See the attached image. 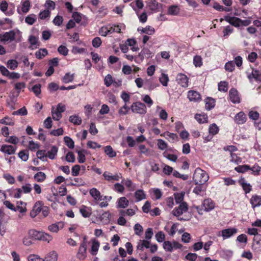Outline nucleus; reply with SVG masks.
<instances>
[{
  "mask_svg": "<svg viewBox=\"0 0 261 261\" xmlns=\"http://www.w3.org/2000/svg\"><path fill=\"white\" fill-rule=\"evenodd\" d=\"M15 41L16 42H19L21 41V32L17 30H11L9 32L0 34V41L3 43L11 42Z\"/></svg>",
  "mask_w": 261,
  "mask_h": 261,
  "instance_id": "f257e3e1",
  "label": "nucleus"
},
{
  "mask_svg": "<svg viewBox=\"0 0 261 261\" xmlns=\"http://www.w3.org/2000/svg\"><path fill=\"white\" fill-rule=\"evenodd\" d=\"M209 179L208 174L200 168H197L193 174V179L195 184H204Z\"/></svg>",
  "mask_w": 261,
  "mask_h": 261,
  "instance_id": "f03ea898",
  "label": "nucleus"
},
{
  "mask_svg": "<svg viewBox=\"0 0 261 261\" xmlns=\"http://www.w3.org/2000/svg\"><path fill=\"white\" fill-rule=\"evenodd\" d=\"M29 235L36 240H39L49 242L52 240V237L48 233L42 231H38L34 229L29 231Z\"/></svg>",
  "mask_w": 261,
  "mask_h": 261,
  "instance_id": "7ed1b4c3",
  "label": "nucleus"
},
{
  "mask_svg": "<svg viewBox=\"0 0 261 261\" xmlns=\"http://www.w3.org/2000/svg\"><path fill=\"white\" fill-rule=\"evenodd\" d=\"M188 210V205L186 202L180 203L178 207L174 208L172 211V214L173 216L178 217L177 219L179 221L187 220L182 217H179L183 213L187 212Z\"/></svg>",
  "mask_w": 261,
  "mask_h": 261,
  "instance_id": "20e7f679",
  "label": "nucleus"
},
{
  "mask_svg": "<svg viewBox=\"0 0 261 261\" xmlns=\"http://www.w3.org/2000/svg\"><path fill=\"white\" fill-rule=\"evenodd\" d=\"M132 112L140 114H145L146 113L145 105L140 102H134L131 106Z\"/></svg>",
  "mask_w": 261,
  "mask_h": 261,
  "instance_id": "39448f33",
  "label": "nucleus"
},
{
  "mask_svg": "<svg viewBox=\"0 0 261 261\" xmlns=\"http://www.w3.org/2000/svg\"><path fill=\"white\" fill-rule=\"evenodd\" d=\"M153 54L147 48H143L137 56H135V61L136 62L138 58L142 61L144 58H151Z\"/></svg>",
  "mask_w": 261,
  "mask_h": 261,
  "instance_id": "423d86ee",
  "label": "nucleus"
},
{
  "mask_svg": "<svg viewBox=\"0 0 261 261\" xmlns=\"http://www.w3.org/2000/svg\"><path fill=\"white\" fill-rule=\"evenodd\" d=\"M163 5L158 3L155 0H150L147 2V6L153 13L160 11V9L162 7Z\"/></svg>",
  "mask_w": 261,
  "mask_h": 261,
  "instance_id": "0eeeda50",
  "label": "nucleus"
},
{
  "mask_svg": "<svg viewBox=\"0 0 261 261\" xmlns=\"http://www.w3.org/2000/svg\"><path fill=\"white\" fill-rule=\"evenodd\" d=\"M238 232V229L236 228H229L224 229L221 231V236L223 240L228 239L236 234Z\"/></svg>",
  "mask_w": 261,
  "mask_h": 261,
  "instance_id": "6e6552de",
  "label": "nucleus"
},
{
  "mask_svg": "<svg viewBox=\"0 0 261 261\" xmlns=\"http://www.w3.org/2000/svg\"><path fill=\"white\" fill-rule=\"evenodd\" d=\"M229 96L230 101L233 103H239L240 102V97L237 89L231 88L229 90Z\"/></svg>",
  "mask_w": 261,
  "mask_h": 261,
  "instance_id": "1a4fd4ad",
  "label": "nucleus"
},
{
  "mask_svg": "<svg viewBox=\"0 0 261 261\" xmlns=\"http://www.w3.org/2000/svg\"><path fill=\"white\" fill-rule=\"evenodd\" d=\"M43 205V203L42 201H38L36 202L30 212V216L32 218H35L41 212Z\"/></svg>",
  "mask_w": 261,
  "mask_h": 261,
  "instance_id": "9d476101",
  "label": "nucleus"
},
{
  "mask_svg": "<svg viewBox=\"0 0 261 261\" xmlns=\"http://www.w3.org/2000/svg\"><path fill=\"white\" fill-rule=\"evenodd\" d=\"M224 19L231 25L235 27H240L241 19L233 16H230L227 15L224 16Z\"/></svg>",
  "mask_w": 261,
  "mask_h": 261,
  "instance_id": "9b49d317",
  "label": "nucleus"
},
{
  "mask_svg": "<svg viewBox=\"0 0 261 261\" xmlns=\"http://www.w3.org/2000/svg\"><path fill=\"white\" fill-rule=\"evenodd\" d=\"M87 256V246L84 244H81L78 252L76 254V257L81 260H84Z\"/></svg>",
  "mask_w": 261,
  "mask_h": 261,
  "instance_id": "f8f14e48",
  "label": "nucleus"
},
{
  "mask_svg": "<svg viewBox=\"0 0 261 261\" xmlns=\"http://www.w3.org/2000/svg\"><path fill=\"white\" fill-rule=\"evenodd\" d=\"M177 83L182 87H187L188 86V78L184 74L179 73L176 76Z\"/></svg>",
  "mask_w": 261,
  "mask_h": 261,
  "instance_id": "ddd939ff",
  "label": "nucleus"
},
{
  "mask_svg": "<svg viewBox=\"0 0 261 261\" xmlns=\"http://www.w3.org/2000/svg\"><path fill=\"white\" fill-rule=\"evenodd\" d=\"M188 97L191 101L198 102L201 99L199 93L194 90H191L188 92Z\"/></svg>",
  "mask_w": 261,
  "mask_h": 261,
  "instance_id": "4468645a",
  "label": "nucleus"
},
{
  "mask_svg": "<svg viewBox=\"0 0 261 261\" xmlns=\"http://www.w3.org/2000/svg\"><path fill=\"white\" fill-rule=\"evenodd\" d=\"M16 148L12 145H3L0 148V151L4 153L11 155L15 153Z\"/></svg>",
  "mask_w": 261,
  "mask_h": 261,
  "instance_id": "2eb2a0df",
  "label": "nucleus"
},
{
  "mask_svg": "<svg viewBox=\"0 0 261 261\" xmlns=\"http://www.w3.org/2000/svg\"><path fill=\"white\" fill-rule=\"evenodd\" d=\"M234 120L236 123L243 124L246 122L247 117L243 111H241L235 115Z\"/></svg>",
  "mask_w": 261,
  "mask_h": 261,
  "instance_id": "dca6fc26",
  "label": "nucleus"
},
{
  "mask_svg": "<svg viewBox=\"0 0 261 261\" xmlns=\"http://www.w3.org/2000/svg\"><path fill=\"white\" fill-rule=\"evenodd\" d=\"M161 137H165L170 142H174V141H178V136L174 133H170L168 131L165 132L160 135Z\"/></svg>",
  "mask_w": 261,
  "mask_h": 261,
  "instance_id": "f3484780",
  "label": "nucleus"
},
{
  "mask_svg": "<svg viewBox=\"0 0 261 261\" xmlns=\"http://www.w3.org/2000/svg\"><path fill=\"white\" fill-rule=\"evenodd\" d=\"M239 184L242 186L243 190L246 194H248L252 190V186L249 183H247L244 178H241L239 180Z\"/></svg>",
  "mask_w": 261,
  "mask_h": 261,
  "instance_id": "a211bd4d",
  "label": "nucleus"
},
{
  "mask_svg": "<svg viewBox=\"0 0 261 261\" xmlns=\"http://www.w3.org/2000/svg\"><path fill=\"white\" fill-rule=\"evenodd\" d=\"M71 180L73 181V182L71 184H67V186H73L76 187H80L82 186H84L86 184L85 181L80 177H75V178H69V179H67V180Z\"/></svg>",
  "mask_w": 261,
  "mask_h": 261,
  "instance_id": "6ab92c4d",
  "label": "nucleus"
},
{
  "mask_svg": "<svg viewBox=\"0 0 261 261\" xmlns=\"http://www.w3.org/2000/svg\"><path fill=\"white\" fill-rule=\"evenodd\" d=\"M202 207L205 211L209 212L214 208L215 204L211 199H206L202 203Z\"/></svg>",
  "mask_w": 261,
  "mask_h": 261,
  "instance_id": "aec40b11",
  "label": "nucleus"
},
{
  "mask_svg": "<svg viewBox=\"0 0 261 261\" xmlns=\"http://www.w3.org/2000/svg\"><path fill=\"white\" fill-rule=\"evenodd\" d=\"M103 176L106 180L108 181H119L121 177H120L118 174L112 175H110V172L106 171L103 173Z\"/></svg>",
  "mask_w": 261,
  "mask_h": 261,
  "instance_id": "412c9836",
  "label": "nucleus"
},
{
  "mask_svg": "<svg viewBox=\"0 0 261 261\" xmlns=\"http://www.w3.org/2000/svg\"><path fill=\"white\" fill-rule=\"evenodd\" d=\"M92 246L91 250L90 251V253L92 255H95L97 254L99 247L100 246L99 242L95 239L92 240Z\"/></svg>",
  "mask_w": 261,
  "mask_h": 261,
  "instance_id": "4be33fe9",
  "label": "nucleus"
},
{
  "mask_svg": "<svg viewBox=\"0 0 261 261\" xmlns=\"http://www.w3.org/2000/svg\"><path fill=\"white\" fill-rule=\"evenodd\" d=\"M116 203L117 208H125L128 206L129 201L125 197H121L118 199Z\"/></svg>",
  "mask_w": 261,
  "mask_h": 261,
  "instance_id": "5701e85b",
  "label": "nucleus"
},
{
  "mask_svg": "<svg viewBox=\"0 0 261 261\" xmlns=\"http://www.w3.org/2000/svg\"><path fill=\"white\" fill-rule=\"evenodd\" d=\"M121 184H123L128 188V191H134L136 189V186L135 184L133 183L132 180L129 179L123 178L121 181Z\"/></svg>",
  "mask_w": 261,
  "mask_h": 261,
  "instance_id": "b1692460",
  "label": "nucleus"
},
{
  "mask_svg": "<svg viewBox=\"0 0 261 261\" xmlns=\"http://www.w3.org/2000/svg\"><path fill=\"white\" fill-rule=\"evenodd\" d=\"M250 203L252 207L254 208L261 205V196L258 195H253L250 199Z\"/></svg>",
  "mask_w": 261,
  "mask_h": 261,
  "instance_id": "393cba45",
  "label": "nucleus"
},
{
  "mask_svg": "<svg viewBox=\"0 0 261 261\" xmlns=\"http://www.w3.org/2000/svg\"><path fill=\"white\" fill-rule=\"evenodd\" d=\"M180 12V8L177 5H171L168 7L167 14L172 16L177 15Z\"/></svg>",
  "mask_w": 261,
  "mask_h": 261,
  "instance_id": "a878e982",
  "label": "nucleus"
},
{
  "mask_svg": "<svg viewBox=\"0 0 261 261\" xmlns=\"http://www.w3.org/2000/svg\"><path fill=\"white\" fill-rule=\"evenodd\" d=\"M58 254L55 251L47 253L43 258V261H57Z\"/></svg>",
  "mask_w": 261,
  "mask_h": 261,
  "instance_id": "bb28decb",
  "label": "nucleus"
},
{
  "mask_svg": "<svg viewBox=\"0 0 261 261\" xmlns=\"http://www.w3.org/2000/svg\"><path fill=\"white\" fill-rule=\"evenodd\" d=\"M89 193L95 200H101L102 199L100 192L96 188H93L90 189Z\"/></svg>",
  "mask_w": 261,
  "mask_h": 261,
  "instance_id": "cd10ccee",
  "label": "nucleus"
},
{
  "mask_svg": "<svg viewBox=\"0 0 261 261\" xmlns=\"http://www.w3.org/2000/svg\"><path fill=\"white\" fill-rule=\"evenodd\" d=\"M205 109L207 110H211L215 106V100L212 98L207 97L205 99Z\"/></svg>",
  "mask_w": 261,
  "mask_h": 261,
  "instance_id": "c85d7f7f",
  "label": "nucleus"
},
{
  "mask_svg": "<svg viewBox=\"0 0 261 261\" xmlns=\"http://www.w3.org/2000/svg\"><path fill=\"white\" fill-rule=\"evenodd\" d=\"M63 223H62V222H58L57 223H54L49 225L48 228L49 230L51 232H57L59 231V228H63Z\"/></svg>",
  "mask_w": 261,
  "mask_h": 261,
  "instance_id": "c756f323",
  "label": "nucleus"
},
{
  "mask_svg": "<svg viewBox=\"0 0 261 261\" xmlns=\"http://www.w3.org/2000/svg\"><path fill=\"white\" fill-rule=\"evenodd\" d=\"M134 196L136 202H139L146 198V194L143 190L141 189L137 190L134 193Z\"/></svg>",
  "mask_w": 261,
  "mask_h": 261,
  "instance_id": "7c9ffc66",
  "label": "nucleus"
},
{
  "mask_svg": "<svg viewBox=\"0 0 261 261\" xmlns=\"http://www.w3.org/2000/svg\"><path fill=\"white\" fill-rule=\"evenodd\" d=\"M150 193L152 199H160L163 195L162 191L158 188L152 189L150 190Z\"/></svg>",
  "mask_w": 261,
  "mask_h": 261,
  "instance_id": "2f4dec72",
  "label": "nucleus"
},
{
  "mask_svg": "<svg viewBox=\"0 0 261 261\" xmlns=\"http://www.w3.org/2000/svg\"><path fill=\"white\" fill-rule=\"evenodd\" d=\"M58 151V148L56 146H52L50 149L46 153L47 157L53 160L55 158Z\"/></svg>",
  "mask_w": 261,
  "mask_h": 261,
  "instance_id": "473e14b6",
  "label": "nucleus"
},
{
  "mask_svg": "<svg viewBox=\"0 0 261 261\" xmlns=\"http://www.w3.org/2000/svg\"><path fill=\"white\" fill-rule=\"evenodd\" d=\"M80 212L84 218H88L91 215V209L90 207L83 206L80 208Z\"/></svg>",
  "mask_w": 261,
  "mask_h": 261,
  "instance_id": "72a5a7b5",
  "label": "nucleus"
},
{
  "mask_svg": "<svg viewBox=\"0 0 261 261\" xmlns=\"http://www.w3.org/2000/svg\"><path fill=\"white\" fill-rule=\"evenodd\" d=\"M195 118L199 123H204L208 121L207 115L204 113L202 114H196L195 115Z\"/></svg>",
  "mask_w": 261,
  "mask_h": 261,
  "instance_id": "f704fd0d",
  "label": "nucleus"
},
{
  "mask_svg": "<svg viewBox=\"0 0 261 261\" xmlns=\"http://www.w3.org/2000/svg\"><path fill=\"white\" fill-rule=\"evenodd\" d=\"M138 31L140 32L141 33H145L148 35H152L154 34L155 30L152 27L148 25L144 28H139L138 29Z\"/></svg>",
  "mask_w": 261,
  "mask_h": 261,
  "instance_id": "c9c22d12",
  "label": "nucleus"
},
{
  "mask_svg": "<svg viewBox=\"0 0 261 261\" xmlns=\"http://www.w3.org/2000/svg\"><path fill=\"white\" fill-rule=\"evenodd\" d=\"M46 176L45 174L41 171L38 172L34 176V179L37 182H43L46 179Z\"/></svg>",
  "mask_w": 261,
  "mask_h": 261,
  "instance_id": "e433bc0d",
  "label": "nucleus"
},
{
  "mask_svg": "<svg viewBox=\"0 0 261 261\" xmlns=\"http://www.w3.org/2000/svg\"><path fill=\"white\" fill-rule=\"evenodd\" d=\"M8 3L6 1H2L0 3V9L1 10L4 12L6 15H10L13 14L12 11H9L8 12H6L7 9H8Z\"/></svg>",
  "mask_w": 261,
  "mask_h": 261,
  "instance_id": "4c0bfd02",
  "label": "nucleus"
},
{
  "mask_svg": "<svg viewBox=\"0 0 261 261\" xmlns=\"http://www.w3.org/2000/svg\"><path fill=\"white\" fill-rule=\"evenodd\" d=\"M48 54V51L46 48H41L35 53L36 57L38 59H41Z\"/></svg>",
  "mask_w": 261,
  "mask_h": 261,
  "instance_id": "58836bf2",
  "label": "nucleus"
},
{
  "mask_svg": "<svg viewBox=\"0 0 261 261\" xmlns=\"http://www.w3.org/2000/svg\"><path fill=\"white\" fill-rule=\"evenodd\" d=\"M18 62L14 59L9 60L7 63V67L11 70H15L18 67Z\"/></svg>",
  "mask_w": 261,
  "mask_h": 261,
  "instance_id": "ea45409f",
  "label": "nucleus"
},
{
  "mask_svg": "<svg viewBox=\"0 0 261 261\" xmlns=\"http://www.w3.org/2000/svg\"><path fill=\"white\" fill-rule=\"evenodd\" d=\"M74 74H70V73H66L62 78V82L64 83H69L72 82L74 80Z\"/></svg>",
  "mask_w": 261,
  "mask_h": 261,
  "instance_id": "a19ab883",
  "label": "nucleus"
},
{
  "mask_svg": "<svg viewBox=\"0 0 261 261\" xmlns=\"http://www.w3.org/2000/svg\"><path fill=\"white\" fill-rule=\"evenodd\" d=\"M69 121L75 125H80L82 123V119L78 115H72L70 116Z\"/></svg>",
  "mask_w": 261,
  "mask_h": 261,
  "instance_id": "79ce46f5",
  "label": "nucleus"
},
{
  "mask_svg": "<svg viewBox=\"0 0 261 261\" xmlns=\"http://www.w3.org/2000/svg\"><path fill=\"white\" fill-rule=\"evenodd\" d=\"M105 152L110 158H113L116 155V153L113 150L112 147L110 146H107L105 147Z\"/></svg>",
  "mask_w": 261,
  "mask_h": 261,
  "instance_id": "37998d69",
  "label": "nucleus"
},
{
  "mask_svg": "<svg viewBox=\"0 0 261 261\" xmlns=\"http://www.w3.org/2000/svg\"><path fill=\"white\" fill-rule=\"evenodd\" d=\"M250 167L249 165H240L237 167H236L234 168V170L240 173H244L247 171H249L250 170Z\"/></svg>",
  "mask_w": 261,
  "mask_h": 261,
  "instance_id": "c03bdc74",
  "label": "nucleus"
},
{
  "mask_svg": "<svg viewBox=\"0 0 261 261\" xmlns=\"http://www.w3.org/2000/svg\"><path fill=\"white\" fill-rule=\"evenodd\" d=\"M36 20V16L32 14L27 16L25 18V22L29 25L33 24Z\"/></svg>",
  "mask_w": 261,
  "mask_h": 261,
  "instance_id": "a18cd8bd",
  "label": "nucleus"
},
{
  "mask_svg": "<svg viewBox=\"0 0 261 261\" xmlns=\"http://www.w3.org/2000/svg\"><path fill=\"white\" fill-rule=\"evenodd\" d=\"M219 130L218 126L215 123H213L209 126L208 132L212 136H214L218 134Z\"/></svg>",
  "mask_w": 261,
  "mask_h": 261,
  "instance_id": "49530a36",
  "label": "nucleus"
},
{
  "mask_svg": "<svg viewBox=\"0 0 261 261\" xmlns=\"http://www.w3.org/2000/svg\"><path fill=\"white\" fill-rule=\"evenodd\" d=\"M22 195V190L20 188H16L11 191V195L15 198H19Z\"/></svg>",
  "mask_w": 261,
  "mask_h": 261,
  "instance_id": "de8ad7c7",
  "label": "nucleus"
},
{
  "mask_svg": "<svg viewBox=\"0 0 261 261\" xmlns=\"http://www.w3.org/2000/svg\"><path fill=\"white\" fill-rule=\"evenodd\" d=\"M108 29H109V33L112 34L113 33H120L121 31V27L118 25L116 24H109Z\"/></svg>",
  "mask_w": 261,
  "mask_h": 261,
  "instance_id": "09e8293b",
  "label": "nucleus"
},
{
  "mask_svg": "<svg viewBox=\"0 0 261 261\" xmlns=\"http://www.w3.org/2000/svg\"><path fill=\"white\" fill-rule=\"evenodd\" d=\"M51 114L53 119L57 121L59 120L62 116V114L56 110L54 107L51 109Z\"/></svg>",
  "mask_w": 261,
  "mask_h": 261,
  "instance_id": "8fccbe9b",
  "label": "nucleus"
},
{
  "mask_svg": "<svg viewBox=\"0 0 261 261\" xmlns=\"http://www.w3.org/2000/svg\"><path fill=\"white\" fill-rule=\"evenodd\" d=\"M157 145L160 150H164L167 149L168 147L167 143L163 140L159 139L157 140Z\"/></svg>",
  "mask_w": 261,
  "mask_h": 261,
  "instance_id": "3c124183",
  "label": "nucleus"
},
{
  "mask_svg": "<svg viewBox=\"0 0 261 261\" xmlns=\"http://www.w3.org/2000/svg\"><path fill=\"white\" fill-rule=\"evenodd\" d=\"M45 150H39L36 153V155L38 159L42 161H46L47 155Z\"/></svg>",
  "mask_w": 261,
  "mask_h": 261,
  "instance_id": "603ef678",
  "label": "nucleus"
},
{
  "mask_svg": "<svg viewBox=\"0 0 261 261\" xmlns=\"http://www.w3.org/2000/svg\"><path fill=\"white\" fill-rule=\"evenodd\" d=\"M233 32V29L230 25L226 26L224 28L223 30V37L227 38Z\"/></svg>",
  "mask_w": 261,
  "mask_h": 261,
  "instance_id": "864d4df0",
  "label": "nucleus"
},
{
  "mask_svg": "<svg viewBox=\"0 0 261 261\" xmlns=\"http://www.w3.org/2000/svg\"><path fill=\"white\" fill-rule=\"evenodd\" d=\"M64 140L65 144L68 146V148L70 149H72L74 148V143L71 138L68 136H66L64 137Z\"/></svg>",
  "mask_w": 261,
  "mask_h": 261,
  "instance_id": "5fc2aeb1",
  "label": "nucleus"
},
{
  "mask_svg": "<svg viewBox=\"0 0 261 261\" xmlns=\"http://www.w3.org/2000/svg\"><path fill=\"white\" fill-rule=\"evenodd\" d=\"M135 233L138 236H141L143 231V227L139 223L136 224L134 226Z\"/></svg>",
  "mask_w": 261,
  "mask_h": 261,
  "instance_id": "6e6d98bb",
  "label": "nucleus"
},
{
  "mask_svg": "<svg viewBox=\"0 0 261 261\" xmlns=\"http://www.w3.org/2000/svg\"><path fill=\"white\" fill-rule=\"evenodd\" d=\"M218 90L220 91L225 92L228 90V83L225 81H221L218 84Z\"/></svg>",
  "mask_w": 261,
  "mask_h": 261,
  "instance_id": "4d7b16f0",
  "label": "nucleus"
},
{
  "mask_svg": "<svg viewBox=\"0 0 261 261\" xmlns=\"http://www.w3.org/2000/svg\"><path fill=\"white\" fill-rule=\"evenodd\" d=\"M18 156L23 161H27L29 158V151L27 150H21L18 153Z\"/></svg>",
  "mask_w": 261,
  "mask_h": 261,
  "instance_id": "13d9d810",
  "label": "nucleus"
},
{
  "mask_svg": "<svg viewBox=\"0 0 261 261\" xmlns=\"http://www.w3.org/2000/svg\"><path fill=\"white\" fill-rule=\"evenodd\" d=\"M204 184L199 183L196 184L197 186L193 189V193L197 195H199L202 191H204Z\"/></svg>",
  "mask_w": 261,
  "mask_h": 261,
  "instance_id": "bf43d9fd",
  "label": "nucleus"
},
{
  "mask_svg": "<svg viewBox=\"0 0 261 261\" xmlns=\"http://www.w3.org/2000/svg\"><path fill=\"white\" fill-rule=\"evenodd\" d=\"M120 214L121 216H132L135 214V211L134 209L128 208L126 210H121L120 211Z\"/></svg>",
  "mask_w": 261,
  "mask_h": 261,
  "instance_id": "052dcab7",
  "label": "nucleus"
},
{
  "mask_svg": "<svg viewBox=\"0 0 261 261\" xmlns=\"http://www.w3.org/2000/svg\"><path fill=\"white\" fill-rule=\"evenodd\" d=\"M234 63L233 61H228L225 65V69L226 71L232 72L234 69Z\"/></svg>",
  "mask_w": 261,
  "mask_h": 261,
  "instance_id": "680f3d73",
  "label": "nucleus"
},
{
  "mask_svg": "<svg viewBox=\"0 0 261 261\" xmlns=\"http://www.w3.org/2000/svg\"><path fill=\"white\" fill-rule=\"evenodd\" d=\"M26 84L24 82H17L14 85V88L19 94L20 91L25 87Z\"/></svg>",
  "mask_w": 261,
  "mask_h": 261,
  "instance_id": "e2e57ef3",
  "label": "nucleus"
},
{
  "mask_svg": "<svg viewBox=\"0 0 261 261\" xmlns=\"http://www.w3.org/2000/svg\"><path fill=\"white\" fill-rule=\"evenodd\" d=\"M113 190L117 193H122L124 191V187L121 184L118 182L114 185Z\"/></svg>",
  "mask_w": 261,
  "mask_h": 261,
  "instance_id": "0e129e2a",
  "label": "nucleus"
},
{
  "mask_svg": "<svg viewBox=\"0 0 261 261\" xmlns=\"http://www.w3.org/2000/svg\"><path fill=\"white\" fill-rule=\"evenodd\" d=\"M0 123L9 125H13L14 124L12 119L8 116H6L3 119L0 120Z\"/></svg>",
  "mask_w": 261,
  "mask_h": 261,
  "instance_id": "69168bd1",
  "label": "nucleus"
},
{
  "mask_svg": "<svg viewBox=\"0 0 261 261\" xmlns=\"http://www.w3.org/2000/svg\"><path fill=\"white\" fill-rule=\"evenodd\" d=\"M28 261H43V258L39 255L35 254H32L28 257Z\"/></svg>",
  "mask_w": 261,
  "mask_h": 261,
  "instance_id": "338daca9",
  "label": "nucleus"
},
{
  "mask_svg": "<svg viewBox=\"0 0 261 261\" xmlns=\"http://www.w3.org/2000/svg\"><path fill=\"white\" fill-rule=\"evenodd\" d=\"M253 69L254 79L259 83H261V71L257 69Z\"/></svg>",
  "mask_w": 261,
  "mask_h": 261,
  "instance_id": "774afa93",
  "label": "nucleus"
}]
</instances>
